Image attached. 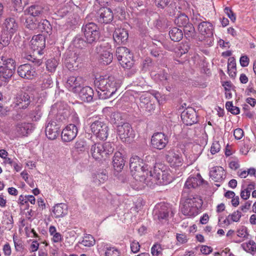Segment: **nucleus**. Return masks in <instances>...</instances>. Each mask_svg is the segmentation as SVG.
<instances>
[{"instance_id":"1","label":"nucleus","mask_w":256,"mask_h":256,"mask_svg":"<svg viewBox=\"0 0 256 256\" xmlns=\"http://www.w3.org/2000/svg\"><path fill=\"white\" fill-rule=\"evenodd\" d=\"M97 86L98 94L100 99H106L112 97L120 86L121 82L114 76H100L94 80Z\"/></svg>"},{"instance_id":"2","label":"nucleus","mask_w":256,"mask_h":256,"mask_svg":"<svg viewBox=\"0 0 256 256\" xmlns=\"http://www.w3.org/2000/svg\"><path fill=\"white\" fill-rule=\"evenodd\" d=\"M114 150V144L110 142L104 143H96L90 148V153L92 156L96 160L106 158L112 154Z\"/></svg>"},{"instance_id":"3","label":"nucleus","mask_w":256,"mask_h":256,"mask_svg":"<svg viewBox=\"0 0 256 256\" xmlns=\"http://www.w3.org/2000/svg\"><path fill=\"white\" fill-rule=\"evenodd\" d=\"M84 50H68L64 55V64L70 71L78 70V66L84 59Z\"/></svg>"},{"instance_id":"4","label":"nucleus","mask_w":256,"mask_h":256,"mask_svg":"<svg viewBox=\"0 0 256 256\" xmlns=\"http://www.w3.org/2000/svg\"><path fill=\"white\" fill-rule=\"evenodd\" d=\"M184 151L183 148L180 150L178 146H175L166 152V159L171 168H177L182 166Z\"/></svg>"},{"instance_id":"5","label":"nucleus","mask_w":256,"mask_h":256,"mask_svg":"<svg viewBox=\"0 0 256 256\" xmlns=\"http://www.w3.org/2000/svg\"><path fill=\"white\" fill-rule=\"evenodd\" d=\"M82 32H83L87 42L90 44H94L100 37V28L95 23L92 22L83 24Z\"/></svg>"},{"instance_id":"6","label":"nucleus","mask_w":256,"mask_h":256,"mask_svg":"<svg viewBox=\"0 0 256 256\" xmlns=\"http://www.w3.org/2000/svg\"><path fill=\"white\" fill-rule=\"evenodd\" d=\"M90 130L93 134L100 140H106L108 136V127L102 118L92 122Z\"/></svg>"},{"instance_id":"7","label":"nucleus","mask_w":256,"mask_h":256,"mask_svg":"<svg viewBox=\"0 0 256 256\" xmlns=\"http://www.w3.org/2000/svg\"><path fill=\"white\" fill-rule=\"evenodd\" d=\"M116 55L120 65L124 68L130 69L134 65L132 55L126 47H118Z\"/></svg>"},{"instance_id":"8","label":"nucleus","mask_w":256,"mask_h":256,"mask_svg":"<svg viewBox=\"0 0 256 256\" xmlns=\"http://www.w3.org/2000/svg\"><path fill=\"white\" fill-rule=\"evenodd\" d=\"M151 180L152 184L166 185L170 183L173 178L168 170H162L160 168L154 166L152 178Z\"/></svg>"},{"instance_id":"9","label":"nucleus","mask_w":256,"mask_h":256,"mask_svg":"<svg viewBox=\"0 0 256 256\" xmlns=\"http://www.w3.org/2000/svg\"><path fill=\"white\" fill-rule=\"evenodd\" d=\"M56 118L50 120L47 124L46 128V134L47 138L51 140H55L60 135L61 132L60 128L62 126V122L60 118Z\"/></svg>"},{"instance_id":"10","label":"nucleus","mask_w":256,"mask_h":256,"mask_svg":"<svg viewBox=\"0 0 256 256\" xmlns=\"http://www.w3.org/2000/svg\"><path fill=\"white\" fill-rule=\"evenodd\" d=\"M117 132L120 138L123 142L130 143L134 137V132L131 125L124 122L117 126Z\"/></svg>"},{"instance_id":"11","label":"nucleus","mask_w":256,"mask_h":256,"mask_svg":"<svg viewBox=\"0 0 256 256\" xmlns=\"http://www.w3.org/2000/svg\"><path fill=\"white\" fill-rule=\"evenodd\" d=\"M198 198H188L184 202L182 212L184 215L194 216L198 213V207L200 204L198 202Z\"/></svg>"},{"instance_id":"12","label":"nucleus","mask_w":256,"mask_h":256,"mask_svg":"<svg viewBox=\"0 0 256 256\" xmlns=\"http://www.w3.org/2000/svg\"><path fill=\"white\" fill-rule=\"evenodd\" d=\"M148 164H145L142 168L132 174L136 180H139L146 184H148L149 182H152L151 178H152L153 172L148 169Z\"/></svg>"},{"instance_id":"13","label":"nucleus","mask_w":256,"mask_h":256,"mask_svg":"<svg viewBox=\"0 0 256 256\" xmlns=\"http://www.w3.org/2000/svg\"><path fill=\"white\" fill-rule=\"evenodd\" d=\"M16 68L15 62H12L7 63L6 66H0V86L5 85L8 81V80L13 75Z\"/></svg>"},{"instance_id":"14","label":"nucleus","mask_w":256,"mask_h":256,"mask_svg":"<svg viewBox=\"0 0 256 256\" xmlns=\"http://www.w3.org/2000/svg\"><path fill=\"white\" fill-rule=\"evenodd\" d=\"M17 71L20 76L27 80H32L38 75L35 67L28 64L20 65Z\"/></svg>"},{"instance_id":"15","label":"nucleus","mask_w":256,"mask_h":256,"mask_svg":"<svg viewBox=\"0 0 256 256\" xmlns=\"http://www.w3.org/2000/svg\"><path fill=\"white\" fill-rule=\"evenodd\" d=\"M168 142V137L163 132L154 133L151 139V144L152 147L160 150L164 148Z\"/></svg>"},{"instance_id":"16","label":"nucleus","mask_w":256,"mask_h":256,"mask_svg":"<svg viewBox=\"0 0 256 256\" xmlns=\"http://www.w3.org/2000/svg\"><path fill=\"white\" fill-rule=\"evenodd\" d=\"M181 118L183 122L187 126H191L198 122L196 112L192 108H188L184 110L181 114Z\"/></svg>"},{"instance_id":"17","label":"nucleus","mask_w":256,"mask_h":256,"mask_svg":"<svg viewBox=\"0 0 256 256\" xmlns=\"http://www.w3.org/2000/svg\"><path fill=\"white\" fill-rule=\"evenodd\" d=\"M82 84L83 80L82 77L72 76L68 78L65 86L70 91L78 93Z\"/></svg>"},{"instance_id":"18","label":"nucleus","mask_w":256,"mask_h":256,"mask_svg":"<svg viewBox=\"0 0 256 256\" xmlns=\"http://www.w3.org/2000/svg\"><path fill=\"white\" fill-rule=\"evenodd\" d=\"M18 24L14 18H9L5 20L2 24V31L4 34L13 36L18 30Z\"/></svg>"},{"instance_id":"19","label":"nucleus","mask_w":256,"mask_h":256,"mask_svg":"<svg viewBox=\"0 0 256 256\" xmlns=\"http://www.w3.org/2000/svg\"><path fill=\"white\" fill-rule=\"evenodd\" d=\"M114 18V15L110 8H102L98 12L96 19L100 24H108L110 23Z\"/></svg>"},{"instance_id":"20","label":"nucleus","mask_w":256,"mask_h":256,"mask_svg":"<svg viewBox=\"0 0 256 256\" xmlns=\"http://www.w3.org/2000/svg\"><path fill=\"white\" fill-rule=\"evenodd\" d=\"M78 128L74 124H70L61 132L62 138L66 142L72 140L77 136Z\"/></svg>"},{"instance_id":"21","label":"nucleus","mask_w":256,"mask_h":256,"mask_svg":"<svg viewBox=\"0 0 256 256\" xmlns=\"http://www.w3.org/2000/svg\"><path fill=\"white\" fill-rule=\"evenodd\" d=\"M31 102L30 96L26 92L18 94L13 103L14 108L18 107L20 109H26Z\"/></svg>"},{"instance_id":"22","label":"nucleus","mask_w":256,"mask_h":256,"mask_svg":"<svg viewBox=\"0 0 256 256\" xmlns=\"http://www.w3.org/2000/svg\"><path fill=\"white\" fill-rule=\"evenodd\" d=\"M45 37L42 34H38L32 37L30 40V48L34 51L40 54L45 47Z\"/></svg>"},{"instance_id":"23","label":"nucleus","mask_w":256,"mask_h":256,"mask_svg":"<svg viewBox=\"0 0 256 256\" xmlns=\"http://www.w3.org/2000/svg\"><path fill=\"white\" fill-rule=\"evenodd\" d=\"M97 52L99 53L100 63L104 65H108L111 63L113 59V56L110 51L100 46L99 48H97Z\"/></svg>"},{"instance_id":"24","label":"nucleus","mask_w":256,"mask_h":256,"mask_svg":"<svg viewBox=\"0 0 256 256\" xmlns=\"http://www.w3.org/2000/svg\"><path fill=\"white\" fill-rule=\"evenodd\" d=\"M24 12L29 14V16L38 18L44 15V8L42 4H35L28 7Z\"/></svg>"},{"instance_id":"25","label":"nucleus","mask_w":256,"mask_h":256,"mask_svg":"<svg viewBox=\"0 0 256 256\" xmlns=\"http://www.w3.org/2000/svg\"><path fill=\"white\" fill-rule=\"evenodd\" d=\"M128 34L124 28H116L113 34L114 42L118 44H123L128 40Z\"/></svg>"},{"instance_id":"26","label":"nucleus","mask_w":256,"mask_h":256,"mask_svg":"<svg viewBox=\"0 0 256 256\" xmlns=\"http://www.w3.org/2000/svg\"><path fill=\"white\" fill-rule=\"evenodd\" d=\"M198 28L200 33L205 36L210 38L213 36V26L210 22H202L198 24Z\"/></svg>"},{"instance_id":"27","label":"nucleus","mask_w":256,"mask_h":256,"mask_svg":"<svg viewBox=\"0 0 256 256\" xmlns=\"http://www.w3.org/2000/svg\"><path fill=\"white\" fill-rule=\"evenodd\" d=\"M81 100L86 102H90L92 101L94 96V90L90 86H84L81 88L78 92Z\"/></svg>"},{"instance_id":"28","label":"nucleus","mask_w":256,"mask_h":256,"mask_svg":"<svg viewBox=\"0 0 256 256\" xmlns=\"http://www.w3.org/2000/svg\"><path fill=\"white\" fill-rule=\"evenodd\" d=\"M204 180L198 174L196 176H190L184 184V188H196L202 184Z\"/></svg>"},{"instance_id":"29","label":"nucleus","mask_w":256,"mask_h":256,"mask_svg":"<svg viewBox=\"0 0 256 256\" xmlns=\"http://www.w3.org/2000/svg\"><path fill=\"white\" fill-rule=\"evenodd\" d=\"M144 160L141 159L138 156H134L130 158V168L132 174L142 168L143 166H145V164H144Z\"/></svg>"},{"instance_id":"30","label":"nucleus","mask_w":256,"mask_h":256,"mask_svg":"<svg viewBox=\"0 0 256 256\" xmlns=\"http://www.w3.org/2000/svg\"><path fill=\"white\" fill-rule=\"evenodd\" d=\"M224 170L222 167H214L210 172V176L215 182H220L224 178Z\"/></svg>"},{"instance_id":"31","label":"nucleus","mask_w":256,"mask_h":256,"mask_svg":"<svg viewBox=\"0 0 256 256\" xmlns=\"http://www.w3.org/2000/svg\"><path fill=\"white\" fill-rule=\"evenodd\" d=\"M68 206L63 203L58 204L54 208L52 212L56 218L63 217L68 214Z\"/></svg>"},{"instance_id":"32","label":"nucleus","mask_w":256,"mask_h":256,"mask_svg":"<svg viewBox=\"0 0 256 256\" xmlns=\"http://www.w3.org/2000/svg\"><path fill=\"white\" fill-rule=\"evenodd\" d=\"M140 105L141 108L150 112L154 110L155 104L149 98L142 96L140 98Z\"/></svg>"},{"instance_id":"33","label":"nucleus","mask_w":256,"mask_h":256,"mask_svg":"<svg viewBox=\"0 0 256 256\" xmlns=\"http://www.w3.org/2000/svg\"><path fill=\"white\" fill-rule=\"evenodd\" d=\"M112 162L114 168L117 172H120L123 168L124 166V160L120 152H117L115 153Z\"/></svg>"},{"instance_id":"34","label":"nucleus","mask_w":256,"mask_h":256,"mask_svg":"<svg viewBox=\"0 0 256 256\" xmlns=\"http://www.w3.org/2000/svg\"><path fill=\"white\" fill-rule=\"evenodd\" d=\"M33 130V126L30 123H23L18 124L16 131L20 136H26Z\"/></svg>"},{"instance_id":"35","label":"nucleus","mask_w":256,"mask_h":256,"mask_svg":"<svg viewBox=\"0 0 256 256\" xmlns=\"http://www.w3.org/2000/svg\"><path fill=\"white\" fill-rule=\"evenodd\" d=\"M40 19L37 18L28 16L26 18L24 24L25 27L30 30H38Z\"/></svg>"},{"instance_id":"36","label":"nucleus","mask_w":256,"mask_h":256,"mask_svg":"<svg viewBox=\"0 0 256 256\" xmlns=\"http://www.w3.org/2000/svg\"><path fill=\"white\" fill-rule=\"evenodd\" d=\"M40 85L42 90L50 88L54 82L50 75L46 74H42L40 79Z\"/></svg>"},{"instance_id":"37","label":"nucleus","mask_w":256,"mask_h":256,"mask_svg":"<svg viewBox=\"0 0 256 256\" xmlns=\"http://www.w3.org/2000/svg\"><path fill=\"white\" fill-rule=\"evenodd\" d=\"M38 32H45L50 36L52 34V27L50 22L46 19L40 20Z\"/></svg>"},{"instance_id":"38","label":"nucleus","mask_w":256,"mask_h":256,"mask_svg":"<svg viewBox=\"0 0 256 256\" xmlns=\"http://www.w3.org/2000/svg\"><path fill=\"white\" fill-rule=\"evenodd\" d=\"M169 35L172 40L179 42L183 38L184 33L182 30L177 28H173L170 30Z\"/></svg>"},{"instance_id":"39","label":"nucleus","mask_w":256,"mask_h":256,"mask_svg":"<svg viewBox=\"0 0 256 256\" xmlns=\"http://www.w3.org/2000/svg\"><path fill=\"white\" fill-rule=\"evenodd\" d=\"M28 0H11L14 10L18 12H22L24 7L28 4Z\"/></svg>"},{"instance_id":"40","label":"nucleus","mask_w":256,"mask_h":256,"mask_svg":"<svg viewBox=\"0 0 256 256\" xmlns=\"http://www.w3.org/2000/svg\"><path fill=\"white\" fill-rule=\"evenodd\" d=\"M184 36L187 39L194 38L196 36V32L193 25L190 23L183 28Z\"/></svg>"},{"instance_id":"41","label":"nucleus","mask_w":256,"mask_h":256,"mask_svg":"<svg viewBox=\"0 0 256 256\" xmlns=\"http://www.w3.org/2000/svg\"><path fill=\"white\" fill-rule=\"evenodd\" d=\"M169 210L165 205L160 206V208L157 214V216L160 222H163L168 220Z\"/></svg>"},{"instance_id":"42","label":"nucleus","mask_w":256,"mask_h":256,"mask_svg":"<svg viewBox=\"0 0 256 256\" xmlns=\"http://www.w3.org/2000/svg\"><path fill=\"white\" fill-rule=\"evenodd\" d=\"M13 217L10 212H6L3 217L2 224L5 226V228L10 230L13 227Z\"/></svg>"},{"instance_id":"43","label":"nucleus","mask_w":256,"mask_h":256,"mask_svg":"<svg viewBox=\"0 0 256 256\" xmlns=\"http://www.w3.org/2000/svg\"><path fill=\"white\" fill-rule=\"evenodd\" d=\"M174 23L178 26L184 28L190 24L189 19L185 14H181L174 20Z\"/></svg>"},{"instance_id":"44","label":"nucleus","mask_w":256,"mask_h":256,"mask_svg":"<svg viewBox=\"0 0 256 256\" xmlns=\"http://www.w3.org/2000/svg\"><path fill=\"white\" fill-rule=\"evenodd\" d=\"M74 45L75 46L74 50H82L84 47L86 46V44H88L86 42V40H84L80 36H77L75 37L73 40Z\"/></svg>"},{"instance_id":"45","label":"nucleus","mask_w":256,"mask_h":256,"mask_svg":"<svg viewBox=\"0 0 256 256\" xmlns=\"http://www.w3.org/2000/svg\"><path fill=\"white\" fill-rule=\"evenodd\" d=\"M42 115V108L40 106H36L30 114V118L33 121L38 120Z\"/></svg>"},{"instance_id":"46","label":"nucleus","mask_w":256,"mask_h":256,"mask_svg":"<svg viewBox=\"0 0 256 256\" xmlns=\"http://www.w3.org/2000/svg\"><path fill=\"white\" fill-rule=\"evenodd\" d=\"M85 246H92L95 244V240L94 237L90 235L86 234L81 242H79Z\"/></svg>"},{"instance_id":"47","label":"nucleus","mask_w":256,"mask_h":256,"mask_svg":"<svg viewBox=\"0 0 256 256\" xmlns=\"http://www.w3.org/2000/svg\"><path fill=\"white\" fill-rule=\"evenodd\" d=\"M156 76L164 85H166L169 83L170 75L164 70L160 71Z\"/></svg>"},{"instance_id":"48","label":"nucleus","mask_w":256,"mask_h":256,"mask_svg":"<svg viewBox=\"0 0 256 256\" xmlns=\"http://www.w3.org/2000/svg\"><path fill=\"white\" fill-rule=\"evenodd\" d=\"M108 179V176L102 173H98L93 176V182L96 185H100L104 183Z\"/></svg>"},{"instance_id":"49","label":"nucleus","mask_w":256,"mask_h":256,"mask_svg":"<svg viewBox=\"0 0 256 256\" xmlns=\"http://www.w3.org/2000/svg\"><path fill=\"white\" fill-rule=\"evenodd\" d=\"M46 68L50 72H54L58 65V62L55 58L49 59L46 62Z\"/></svg>"},{"instance_id":"50","label":"nucleus","mask_w":256,"mask_h":256,"mask_svg":"<svg viewBox=\"0 0 256 256\" xmlns=\"http://www.w3.org/2000/svg\"><path fill=\"white\" fill-rule=\"evenodd\" d=\"M110 118L112 122L116 124L117 126L121 125L124 123L122 122H121L122 120V114L118 112H114L112 114Z\"/></svg>"},{"instance_id":"51","label":"nucleus","mask_w":256,"mask_h":256,"mask_svg":"<svg viewBox=\"0 0 256 256\" xmlns=\"http://www.w3.org/2000/svg\"><path fill=\"white\" fill-rule=\"evenodd\" d=\"M230 59L228 60V73L232 78L235 77L236 75V64L234 60H232L230 62L229 61Z\"/></svg>"},{"instance_id":"52","label":"nucleus","mask_w":256,"mask_h":256,"mask_svg":"<svg viewBox=\"0 0 256 256\" xmlns=\"http://www.w3.org/2000/svg\"><path fill=\"white\" fill-rule=\"evenodd\" d=\"M166 6H168L167 12L170 16H175L177 12H179L176 8V2L174 1L171 2L170 4H168Z\"/></svg>"},{"instance_id":"53","label":"nucleus","mask_w":256,"mask_h":256,"mask_svg":"<svg viewBox=\"0 0 256 256\" xmlns=\"http://www.w3.org/2000/svg\"><path fill=\"white\" fill-rule=\"evenodd\" d=\"M226 110L233 114H238L240 113V108L233 106L232 102H227L226 104Z\"/></svg>"},{"instance_id":"54","label":"nucleus","mask_w":256,"mask_h":256,"mask_svg":"<svg viewBox=\"0 0 256 256\" xmlns=\"http://www.w3.org/2000/svg\"><path fill=\"white\" fill-rule=\"evenodd\" d=\"M12 36L4 34L3 32H2V34L0 40V44L2 45V48L6 46L9 44Z\"/></svg>"},{"instance_id":"55","label":"nucleus","mask_w":256,"mask_h":256,"mask_svg":"<svg viewBox=\"0 0 256 256\" xmlns=\"http://www.w3.org/2000/svg\"><path fill=\"white\" fill-rule=\"evenodd\" d=\"M144 164H148V169L152 170V167H154L156 164L155 158L152 156H146L144 159Z\"/></svg>"},{"instance_id":"56","label":"nucleus","mask_w":256,"mask_h":256,"mask_svg":"<svg viewBox=\"0 0 256 256\" xmlns=\"http://www.w3.org/2000/svg\"><path fill=\"white\" fill-rule=\"evenodd\" d=\"M74 148L77 151L80 152H84L87 149L86 142L82 140L77 141L75 144Z\"/></svg>"},{"instance_id":"57","label":"nucleus","mask_w":256,"mask_h":256,"mask_svg":"<svg viewBox=\"0 0 256 256\" xmlns=\"http://www.w3.org/2000/svg\"><path fill=\"white\" fill-rule=\"evenodd\" d=\"M118 250L114 247L106 248L105 252V256H119Z\"/></svg>"},{"instance_id":"58","label":"nucleus","mask_w":256,"mask_h":256,"mask_svg":"<svg viewBox=\"0 0 256 256\" xmlns=\"http://www.w3.org/2000/svg\"><path fill=\"white\" fill-rule=\"evenodd\" d=\"M162 248L160 245L156 244L152 246L151 248V253L153 256H158L162 254Z\"/></svg>"},{"instance_id":"59","label":"nucleus","mask_w":256,"mask_h":256,"mask_svg":"<svg viewBox=\"0 0 256 256\" xmlns=\"http://www.w3.org/2000/svg\"><path fill=\"white\" fill-rule=\"evenodd\" d=\"M242 214L239 210H236L232 212V214L228 215V218L232 222H238L240 220V218L242 217Z\"/></svg>"},{"instance_id":"60","label":"nucleus","mask_w":256,"mask_h":256,"mask_svg":"<svg viewBox=\"0 0 256 256\" xmlns=\"http://www.w3.org/2000/svg\"><path fill=\"white\" fill-rule=\"evenodd\" d=\"M170 2V0H154L155 5L159 8L164 9Z\"/></svg>"},{"instance_id":"61","label":"nucleus","mask_w":256,"mask_h":256,"mask_svg":"<svg viewBox=\"0 0 256 256\" xmlns=\"http://www.w3.org/2000/svg\"><path fill=\"white\" fill-rule=\"evenodd\" d=\"M166 20L165 18L162 17H159L156 19L154 24V26L158 28H162L166 24Z\"/></svg>"},{"instance_id":"62","label":"nucleus","mask_w":256,"mask_h":256,"mask_svg":"<svg viewBox=\"0 0 256 256\" xmlns=\"http://www.w3.org/2000/svg\"><path fill=\"white\" fill-rule=\"evenodd\" d=\"M190 48V44L188 42H182L179 46L180 52L182 54L188 52Z\"/></svg>"},{"instance_id":"63","label":"nucleus","mask_w":256,"mask_h":256,"mask_svg":"<svg viewBox=\"0 0 256 256\" xmlns=\"http://www.w3.org/2000/svg\"><path fill=\"white\" fill-rule=\"evenodd\" d=\"M220 144L219 142L214 141L213 142L211 148H210V152L212 154H214L217 152H218L220 150Z\"/></svg>"},{"instance_id":"64","label":"nucleus","mask_w":256,"mask_h":256,"mask_svg":"<svg viewBox=\"0 0 256 256\" xmlns=\"http://www.w3.org/2000/svg\"><path fill=\"white\" fill-rule=\"evenodd\" d=\"M237 235L242 238H248V234L246 228H242L237 231Z\"/></svg>"}]
</instances>
